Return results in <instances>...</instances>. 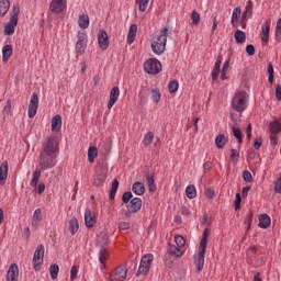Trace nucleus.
<instances>
[{"label": "nucleus", "mask_w": 281, "mask_h": 281, "mask_svg": "<svg viewBox=\"0 0 281 281\" xmlns=\"http://www.w3.org/2000/svg\"><path fill=\"white\" fill-rule=\"evenodd\" d=\"M56 153H58V142L54 137H48L40 154V170H49L56 166Z\"/></svg>", "instance_id": "1"}, {"label": "nucleus", "mask_w": 281, "mask_h": 281, "mask_svg": "<svg viewBox=\"0 0 281 281\" xmlns=\"http://www.w3.org/2000/svg\"><path fill=\"white\" fill-rule=\"evenodd\" d=\"M207 238H210V228H205L200 241L199 254L195 257L194 265L198 273L203 271L205 265V249H207Z\"/></svg>", "instance_id": "2"}, {"label": "nucleus", "mask_w": 281, "mask_h": 281, "mask_svg": "<svg viewBox=\"0 0 281 281\" xmlns=\"http://www.w3.org/2000/svg\"><path fill=\"white\" fill-rule=\"evenodd\" d=\"M123 203L127 204V212H125V217L131 218L133 214H137L142 210V199L133 198L132 192H125L122 195Z\"/></svg>", "instance_id": "3"}, {"label": "nucleus", "mask_w": 281, "mask_h": 281, "mask_svg": "<svg viewBox=\"0 0 281 281\" xmlns=\"http://www.w3.org/2000/svg\"><path fill=\"white\" fill-rule=\"evenodd\" d=\"M168 26H165L151 43V49L154 54H157V56H161V54L166 52V43H168Z\"/></svg>", "instance_id": "4"}, {"label": "nucleus", "mask_w": 281, "mask_h": 281, "mask_svg": "<svg viewBox=\"0 0 281 281\" xmlns=\"http://www.w3.org/2000/svg\"><path fill=\"white\" fill-rule=\"evenodd\" d=\"M232 109L237 111V113H243L245 109H247V92L239 91L235 93L233 101H232Z\"/></svg>", "instance_id": "5"}, {"label": "nucleus", "mask_w": 281, "mask_h": 281, "mask_svg": "<svg viewBox=\"0 0 281 281\" xmlns=\"http://www.w3.org/2000/svg\"><path fill=\"white\" fill-rule=\"evenodd\" d=\"M144 69L146 74H150L151 76H157L159 71H161V61L156 58L147 59L144 64Z\"/></svg>", "instance_id": "6"}, {"label": "nucleus", "mask_w": 281, "mask_h": 281, "mask_svg": "<svg viewBox=\"0 0 281 281\" xmlns=\"http://www.w3.org/2000/svg\"><path fill=\"white\" fill-rule=\"evenodd\" d=\"M154 257L148 254L142 257L139 268L136 272V276H146L150 271V266L153 265Z\"/></svg>", "instance_id": "7"}, {"label": "nucleus", "mask_w": 281, "mask_h": 281, "mask_svg": "<svg viewBox=\"0 0 281 281\" xmlns=\"http://www.w3.org/2000/svg\"><path fill=\"white\" fill-rule=\"evenodd\" d=\"M43 258H45V246H43V244H40L36 247V250L33 256V269H35V271H41Z\"/></svg>", "instance_id": "8"}, {"label": "nucleus", "mask_w": 281, "mask_h": 281, "mask_svg": "<svg viewBox=\"0 0 281 281\" xmlns=\"http://www.w3.org/2000/svg\"><path fill=\"white\" fill-rule=\"evenodd\" d=\"M128 269L125 266H119L110 273V281H125Z\"/></svg>", "instance_id": "9"}, {"label": "nucleus", "mask_w": 281, "mask_h": 281, "mask_svg": "<svg viewBox=\"0 0 281 281\" xmlns=\"http://www.w3.org/2000/svg\"><path fill=\"white\" fill-rule=\"evenodd\" d=\"M97 176L93 180V186L100 188V186H104V181H106V168L102 165H98L95 168Z\"/></svg>", "instance_id": "10"}, {"label": "nucleus", "mask_w": 281, "mask_h": 281, "mask_svg": "<svg viewBox=\"0 0 281 281\" xmlns=\"http://www.w3.org/2000/svg\"><path fill=\"white\" fill-rule=\"evenodd\" d=\"M49 10L50 12H54V14L65 12V10H67V0H52Z\"/></svg>", "instance_id": "11"}, {"label": "nucleus", "mask_w": 281, "mask_h": 281, "mask_svg": "<svg viewBox=\"0 0 281 281\" xmlns=\"http://www.w3.org/2000/svg\"><path fill=\"white\" fill-rule=\"evenodd\" d=\"M38 111V94L33 93L29 103V117L33 120Z\"/></svg>", "instance_id": "12"}, {"label": "nucleus", "mask_w": 281, "mask_h": 281, "mask_svg": "<svg viewBox=\"0 0 281 281\" xmlns=\"http://www.w3.org/2000/svg\"><path fill=\"white\" fill-rule=\"evenodd\" d=\"M86 49H87V34L79 33L78 41L76 43V52H77V54H80L82 56V54H85Z\"/></svg>", "instance_id": "13"}, {"label": "nucleus", "mask_w": 281, "mask_h": 281, "mask_svg": "<svg viewBox=\"0 0 281 281\" xmlns=\"http://www.w3.org/2000/svg\"><path fill=\"white\" fill-rule=\"evenodd\" d=\"M7 281H19V266L16 263H12L7 272Z\"/></svg>", "instance_id": "14"}, {"label": "nucleus", "mask_w": 281, "mask_h": 281, "mask_svg": "<svg viewBox=\"0 0 281 281\" xmlns=\"http://www.w3.org/2000/svg\"><path fill=\"white\" fill-rule=\"evenodd\" d=\"M271 32V21L267 20L261 26V41L262 43H269V33Z\"/></svg>", "instance_id": "15"}, {"label": "nucleus", "mask_w": 281, "mask_h": 281, "mask_svg": "<svg viewBox=\"0 0 281 281\" xmlns=\"http://www.w3.org/2000/svg\"><path fill=\"white\" fill-rule=\"evenodd\" d=\"M98 43H99V47H101V49H103V50L109 49V34H106V31L99 32Z\"/></svg>", "instance_id": "16"}, {"label": "nucleus", "mask_w": 281, "mask_h": 281, "mask_svg": "<svg viewBox=\"0 0 281 281\" xmlns=\"http://www.w3.org/2000/svg\"><path fill=\"white\" fill-rule=\"evenodd\" d=\"M117 98H120V88L113 87L110 91V100L108 102V109H113L115 102H117Z\"/></svg>", "instance_id": "17"}, {"label": "nucleus", "mask_w": 281, "mask_h": 281, "mask_svg": "<svg viewBox=\"0 0 281 281\" xmlns=\"http://www.w3.org/2000/svg\"><path fill=\"white\" fill-rule=\"evenodd\" d=\"M221 65H223V55L217 56V60L212 71V80H218V76L221 74Z\"/></svg>", "instance_id": "18"}, {"label": "nucleus", "mask_w": 281, "mask_h": 281, "mask_svg": "<svg viewBox=\"0 0 281 281\" xmlns=\"http://www.w3.org/2000/svg\"><path fill=\"white\" fill-rule=\"evenodd\" d=\"M132 192H134L136 196H144V194L146 193V187L143 182H135L132 186Z\"/></svg>", "instance_id": "19"}, {"label": "nucleus", "mask_w": 281, "mask_h": 281, "mask_svg": "<svg viewBox=\"0 0 281 281\" xmlns=\"http://www.w3.org/2000/svg\"><path fill=\"white\" fill-rule=\"evenodd\" d=\"M8 179V161L4 160L0 166V186H5Z\"/></svg>", "instance_id": "20"}, {"label": "nucleus", "mask_w": 281, "mask_h": 281, "mask_svg": "<svg viewBox=\"0 0 281 281\" xmlns=\"http://www.w3.org/2000/svg\"><path fill=\"white\" fill-rule=\"evenodd\" d=\"M61 127H63V117L60 116V114H57L52 119V131L53 133H56L60 131Z\"/></svg>", "instance_id": "21"}, {"label": "nucleus", "mask_w": 281, "mask_h": 281, "mask_svg": "<svg viewBox=\"0 0 281 281\" xmlns=\"http://www.w3.org/2000/svg\"><path fill=\"white\" fill-rule=\"evenodd\" d=\"M227 142H229V138L225 134H218L215 138V146L218 149H223L227 145Z\"/></svg>", "instance_id": "22"}, {"label": "nucleus", "mask_w": 281, "mask_h": 281, "mask_svg": "<svg viewBox=\"0 0 281 281\" xmlns=\"http://www.w3.org/2000/svg\"><path fill=\"white\" fill-rule=\"evenodd\" d=\"M85 223L87 227H93L95 225V215L91 213V210H86L85 212Z\"/></svg>", "instance_id": "23"}, {"label": "nucleus", "mask_w": 281, "mask_h": 281, "mask_svg": "<svg viewBox=\"0 0 281 281\" xmlns=\"http://www.w3.org/2000/svg\"><path fill=\"white\" fill-rule=\"evenodd\" d=\"M270 225L271 217H269V215L262 214L259 216V227H261V229H267L268 227H270Z\"/></svg>", "instance_id": "24"}, {"label": "nucleus", "mask_w": 281, "mask_h": 281, "mask_svg": "<svg viewBox=\"0 0 281 281\" xmlns=\"http://www.w3.org/2000/svg\"><path fill=\"white\" fill-rule=\"evenodd\" d=\"M135 36H137V26H136V24H132L130 26V31H128V34H127L128 45H133V43H135Z\"/></svg>", "instance_id": "25"}, {"label": "nucleus", "mask_w": 281, "mask_h": 281, "mask_svg": "<svg viewBox=\"0 0 281 281\" xmlns=\"http://www.w3.org/2000/svg\"><path fill=\"white\" fill-rule=\"evenodd\" d=\"M43 221V213L41 209L35 210L32 217V227H38V223Z\"/></svg>", "instance_id": "26"}, {"label": "nucleus", "mask_w": 281, "mask_h": 281, "mask_svg": "<svg viewBox=\"0 0 281 281\" xmlns=\"http://www.w3.org/2000/svg\"><path fill=\"white\" fill-rule=\"evenodd\" d=\"M240 14H241L240 7H236L233 10V14H232V25L234 27H238V21L240 19Z\"/></svg>", "instance_id": "27"}, {"label": "nucleus", "mask_w": 281, "mask_h": 281, "mask_svg": "<svg viewBox=\"0 0 281 281\" xmlns=\"http://www.w3.org/2000/svg\"><path fill=\"white\" fill-rule=\"evenodd\" d=\"M16 25H19L18 21L14 22L10 20V22H8L4 26V34H7L8 36H12V34H14V27H16Z\"/></svg>", "instance_id": "28"}, {"label": "nucleus", "mask_w": 281, "mask_h": 281, "mask_svg": "<svg viewBox=\"0 0 281 281\" xmlns=\"http://www.w3.org/2000/svg\"><path fill=\"white\" fill-rule=\"evenodd\" d=\"M234 38L238 45H243L247 41V35L245 32L237 30L234 34Z\"/></svg>", "instance_id": "29"}, {"label": "nucleus", "mask_w": 281, "mask_h": 281, "mask_svg": "<svg viewBox=\"0 0 281 281\" xmlns=\"http://www.w3.org/2000/svg\"><path fill=\"white\" fill-rule=\"evenodd\" d=\"M12 56V45H5L2 48V60L3 63H8L10 57Z\"/></svg>", "instance_id": "30"}, {"label": "nucleus", "mask_w": 281, "mask_h": 281, "mask_svg": "<svg viewBox=\"0 0 281 281\" xmlns=\"http://www.w3.org/2000/svg\"><path fill=\"white\" fill-rule=\"evenodd\" d=\"M168 254H170V256H176V258H181V256H183V251L172 244H169L168 246Z\"/></svg>", "instance_id": "31"}, {"label": "nucleus", "mask_w": 281, "mask_h": 281, "mask_svg": "<svg viewBox=\"0 0 281 281\" xmlns=\"http://www.w3.org/2000/svg\"><path fill=\"white\" fill-rule=\"evenodd\" d=\"M10 10V0H0V18L5 16Z\"/></svg>", "instance_id": "32"}, {"label": "nucleus", "mask_w": 281, "mask_h": 281, "mask_svg": "<svg viewBox=\"0 0 281 281\" xmlns=\"http://www.w3.org/2000/svg\"><path fill=\"white\" fill-rule=\"evenodd\" d=\"M78 229H80V224H78V218L72 217L69 221V232H70V234L74 235V234L78 233Z\"/></svg>", "instance_id": "33"}, {"label": "nucleus", "mask_w": 281, "mask_h": 281, "mask_svg": "<svg viewBox=\"0 0 281 281\" xmlns=\"http://www.w3.org/2000/svg\"><path fill=\"white\" fill-rule=\"evenodd\" d=\"M269 131L272 133V135H278V133H281V123L279 121H273L269 125Z\"/></svg>", "instance_id": "34"}, {"label": "nucleus", "mask_w": 281, "mask_h": 281, "mask_svg": "<svg viewBox=\"0 0 281 281\" xmlns=\"http://www.w3.org/2000/svg\"><path fill=\"white\" fill-rule=\"evenodd\" d=\"M251 14H254V2L251 0H249L241 18L249 19L251 16Z\"/></svg>", "instance_id": "35"}, {"label": "nucleus", "mask_w": 281, "mask_h": 281, "mask_svg": "<svg viewBox=\"0 0 281 281\" xmlns=\"http://www.w3.org/2000/svg\"><path fill=\"white\" fill-rule=\"evenodd\" d=\"M95 157H98V147H95V146L89 147L88 161H90V164H93V161H95Z\"/></svg>", "instance_id": "36"}, {"label": "nucleus", "mask_w": 281, "mask_h": 281, "mask_svg": "<svg viewBox=\"0 0 281 281\" xmlns=\"http://www.w3.org/2000/svg\"><path fill=\"white\" fill-rule=\"evenodd\" d=\"M117 188H120V182L117 181V179H114L112 181V187L109 193L110 200L113 201V199H115V194H117Z\"/></svg>", "instance_id": "37"}, {"label": "nucleus", "mask_w": 281, "mask_h": 281, "mask_svg": "<svg viewBox=\"0 0 281 281\" xmlns=\"http://www.w3.org/2000/svg\"><path fill=\"white\" fill-rule=\"evenodd\" d=\"M42 172L43 171L41 169H37L33 172V178H32L31 183H30V186H32V188H36L38 186V181L41 179Z\"/></svg>", "instance_id": "38"}, {"label": "nucleus", "mask_w": 281, "mask_h": 281, "mask_svg": "<svg viewBox=\"0 0 281 281\" xmlns=\"http://www.w3.org/2000/svg\"><path fill=\"white\" fill-rule=\"evenodd\" d=\"M146 181L149 192H157V186H155V178L150 175H146Z\"/></svg>", "instance_id": "39"}, {"label": "nucleus", "mask_w": 281, "mask_h": 281, "mask_svg": "<svg viewBox=\"0 0 281 281\" xmlns=\"http://www.w3.org/2000/svg\"><path fill=\"white\" fill-rule=\"evenodd\" d=\"M79 27H81V30H87V27H89V15L87 14H82L79 16Z\"/></svg>", "instance_id": "40"}, {"label": "nucleus", "mask_w": 281, "mask_h": 281, "mask_svg": "<svg viewBox=\"0 0 281 281\" xmlns=\"http://www.w3.org/2000/svg\"><path fill=\"white\" fill-rule=\"evenodd\" d=\"M109 243V235L106 234V232H101L100 235L98 236V245H100V247H104L105 245H108Z\"/></svg>", "instance_id": "41"}, {"label": "nucleus", "mask_w": 281, "mask_h": 281, "mask_svg": "<svg viewBox=\"0 0 281 281\" xmlns=\"http://www.w3.org/2000/svg\"><path fill=\"white\" fill-rule=\"evenodd\" d=\"M186 194L188 199H196V187L193 184L188 186L186 189Z\"/></svg>", "instance_id": "42"}, {"label": "nucleus", "mask_w": 281, "mask_h": 281, "mask_svg": "<svg viewBox=\"0 0 281 281\" xmlns=\"http://www.w3.org/2000/svg\"><path fill=\"white\" fill-rule=\"evenodd\" d=\"M59 271H60V268H59L58 265H56V263H53V265L49 267V273H50L52 280H56V279L58 278Z\"/></svg>", "instance_id": "43"}, {"label": "nucleus", "mask_w": 281, "mask_h": 281, "mask_svg": "<svg viewBox=\"0 0 281 281\" xmlns=\"http://www.w3.org/2000/svg\"><path fill=\"white\" fill-rule=\"evenodd\" d=\"M99 260L101 265H104L106 260H109V250L106 248H102L99 252Z\"/></svg>", "instance_id": "44"}, {"label": "nucleus", "mask_w": 281, "mask_h": 281, "mask_svg": "<svg viewBox=\"0 0 281 281\" xmlns=\"http://www.w3.org/2000/svg\"><path fill=\"white\" fill-rule=\"evenodd\" d=\"M151 100L156 104H158V102L161 100V92L158 88L151 90Z\"/></svg>", "instance_id": "45"}, {"label": "nucleus", "mask_w": 281, "mask_h": 281, "mask_svg": "<svg viewBox=\"0 0 281 281\" xmlns=\"http://www.w3.org/2000/svg\"><path fill=\"white\" fill-rule=\"evenodd\" d=\"M149 93H150V90L148 88H143L138 93V98L140 102H146Z\"/></svg>", "instance_id": "46"}, {"label": "nucleus", "mask_w": 281, "mask_h": 281, "mask_svg": "<svg viewBox=\"0 0 281 281\" xmlns=\"http://www.w3.org/2000/svg\"><path fill=\"white\" fill-rule=\"evenodd\" d=\"M20 12H21V8L19 5H13L12 16H11V20L13 21V23H16V21L19 22Z\"/></svg>", "instance_id": "47"}, {"label": "nucleus", "mask_w": 281, "mask_h": 281, "mask_svg": "<svg viewBox=\"0 0 281 281\" xmlns=\"http://www.w3.org/2000/svg\"><path fill=\"white\" fill-rule=\"evenodd\" d=\"M169 93H177L179 90V81L172 80L168 85Z\"/></svg>", "instance_id": "48"}, {"label": "nucleus", "mask_w": 281, "mask_h": 281, "mask_svg": "<svg viewBox=\"0 0 281 281\" xmlns=\"http://www.w3.org/2000/svg\"><path fill=\"white\" fill-rule=\"evenodd\" d=\"M234 137L238 140V144H243V134L240 133V128L234 126L232 128Z\"/></svg>", "instance_id": "49"}, {"label": "nucleus", "mask_w": 281, "mask_h": 281, "mask_svg": "<svg viewBox=\"0 0 281 281\" xmlns=\"http://www.w3.org/2000/svg\"><path fill=\"white\" fill-rule=\"evenodd\" d=\"M191 21L192 25H199L201 23V15L199 14V12L193 11L191 13Z\"/></svg>", "instance_id": "50"}, {"label": "nucleus", "mask_w": 281, "mask_h": 281, "mask_svg": "<svg viewBox=\"0 0 281 281\" xmlns=\"http://www.w3.org/2000/svg\"><path fill=\"white\" fill-rule=\"evenodd\" d=\"M149 2L150 0H137L136 3H138L139 12H144L148 8Z\"/></svg>", "instance_id": "51"}, {"label": "nucleus", "mask_w": 281, "mask_h": 281, "mask_svg": "<svg viewBox=\"0 0 281 281\" xmlns=\"http://www.w3.org/2000/svg\"><path fill=\"white\" fill-rule=\"evenodd\" d=\"M238 157H240V153H238L237 149L232 148L231 149V160L233 161V164H238Z\"/></svg>", "instance_id": "52"}, {"label": "nucleus", "mask_w": 281, "mask_h": 281, "mask_svg": "<svg viewBox=\"0 0 281 281\" xmlns=\"http://www.w3.org/2000/svg\"><path fill=\"white\" fill-rule=\"evenodd\" d=\"M153 139H155V134L153 132H148L144 137L145 146L153 144Z\"/></svg>", "instance_id": "53"}, {"label": "nucleus", "mask_w": 281, "mask_h": 281, "mask_svg": "<svg viewBox=\"0 0 281 281\" xmlns=\"http://www.w3.org/2000/svg\"><path fill=\"white\" fill-rule=\"evenodd\" d=\"M4 115H10L12 113V100H7L5 105L3 108Z\"/></svg>", "instance_id": "54"}, {"label": "nucleus", "mask_w": 281, "mask_h": 281, "mask_svg": "<svg viewBox=\"0 0 281 281\" xmlns=\"http://www.w3.org/2000/svg\"><path fill=\"white\" fill-rule=\"evenodd\" d=\"M176 245L180 249L186 247V238H183V236H181V235L176 236Z\"/></svg>", "instance_id": "55"}, {"label": "nucleus", "mask_w": 281, "mask_h": 281, "mask_svg": "<svg viewBox=\"0 0 281 281\" xmlns=\"http://www.w3.org/2000/svg\"><path fill=\"white\" fill-rule=\"evenodd\" d=\"M252 222H254V212L249 211L247 217L245 218V225H247V229H250Z\"/></svg>", "instance_id": "56"}, {"label": "nucleus", "mask_w": 281, "mask_h": 281, "mask_svg": "<svg viewBox=\"0 0 281 281\" xmlns=\"http://www.w3.org/2000/svg\"><path fill=\"white\" fill-rule=\"evenodd\" d=\"M268 74H269L268 82H270V85H272L274 71H273V64H271V63H269V65H268Z\"/></svg>", "instance_id": "57"}, {"label": "nucleus", "mask_w": 281, "mask_h": 281, "mask_svg": "<svg viewBox=\"0 0 281 281\" xmlns=\"http://www.w3.org/2000/svg\"><path fill=\"white\" fill-rule=\"evenodd\" d=\"M276 40L281 41V18L277 22V27H276Z\"/></svg>", "instance_id": "58"}, {"label": "nucleus", "mask_w": 281, "mask_h": 281, "mask_svg": "<svg viewBox=\"0 0 281 281\" xmlns=\"http://www.w3.org/2000/svg\"><path fill=\"white\" fill-rule=\"evenodd\" d=\"M274 192L281 194V172L279 175V178L274 181Z\"/></svg>", "instance_id": "59"}, {"label": "nucleus", "mask_w": 281, "mask_h": 281, "mask_svg": "<svg viewBox=\"0 0 281 281\" xmlns=\"http://www.w3.org/2000/svg\"><path fill=\"white\" fill-rule=\"evenodd\" d=\"M243 177H244V181H246V183H251V181H254V177L251 176V172L248 170L244 171Z\"/></svg>", "instance_id": "60"}, {"label": "nucleus", "mask_w": 281, "mask_h": 281, "mask_svg": "<svg viewBox=\"0 0 281 281\" xmlns=\"http://www.w3.org/2000/svg\"><path fill=\"white\" fill-rule=\"evenodd\" d=\"M78 278V266H72L70 270V280L74 281Z\"/></svg>", "instance_id": "61"}, {"label": "nucleus", "mask_w": 281, "mask_h": 281, "mask_svg": "<svg viewBox=\"0 0 281 281\" xmlns=\"http://www.w3.org/2000/svg\"><path fill=\"white\" fill-rule=\"evenodd\" d=\"M241 201H243V198L240 196V193H236V199H235V210L236 211L240 210Z\"/></svg>", "instance_id": "62"}, {"label": "nucleus", "mask_w": 281, "mask_h": 281, "mask_svg": "<svg viewBox=\"0 0 281 281\" xmlns=\"http://www.w3.org/2000/svg\"><path fill=\"white\" fill-rule=\"evenodd\" d=\"M246 53L248 56H254L256 54V47L254 45L249 44L246 46Z\"/></svg>", "instance_id": "63"}, {"label": "nucleus", "mask_w": 281, "mask_h": 281, "mask_svg": "<svg viewBox=\"0 0 281 281\" xmlns=\"http://www.w3.org/2000/svg\"><path fill=\"white\" fill-rule=\"evenodd\" d=\"M276 98L278 102H281V85L280 83L276 86Z\"/></svg>", "instance_id": "64"}]
</instances>
